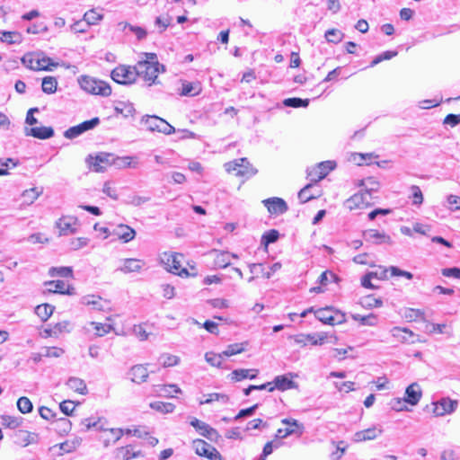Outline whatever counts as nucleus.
<instances>
[{
    "mask_svg": "<svg viewBox=\"0 0 460 460\" xmlns=\"http://www.w3.org/2000/svg\"><path fill=\"white\" fill-rule=\"evenodd\" d=\"M262 202L270 214L282 215L288 209L286 201L281 198H270L264 199Z\"/></svg>",
    "mask_w": 460,
    "mask_h": 460,
    "instance_id": "ddd939ff",
    "label": "nucleus"
},
{
    "mask_svg": "<svg viewBox=\"0 0 460 460\" xmlns=\"http://www.w3.org/2000/svg\"><path fill=\"white\" fill-rule=\"evenodd\" d=\"M245 349L244 343H234L227 346L226 349L223 351L225 357H231L242 353Z\"/></svg>",
    "mask_w": 460,
    "mask_h": 460,
    "instance_id": "864d4df0",
    "label": "nucleus"
},
{
    "mask_svg": "<svg viewBox=\"0 0 460 460\" xmlns=\"http://www.w3.org/2000/svg\"><path fill=\"white\" fill-rule=\"evenodd\" d=\"M324 36L328 42L337 44L342 40L344 33L337 29H330L326 31Z\"/></svg>",
    "mask_w": 460,
    "mask_h": 460,
    "instance_id": "a18cd8bd",
    "label": "nucleus"
},
{
    "mask_svg": "<svg viewBox=\"0 0 460 460\" xmlns=\"http://www.w3.org/2000/svg\"><path fill=\"white\" fill-rule=\"evenodd\" d=\"M393 337L396 338L401 342L414 343L416 334L408 328L394 327L391 330Z\"/></svg>",
    "mask_w": 460,
    "mask_h": 460,
    "instance_id": "aec40b11",
    "label": "nucleus"
},
{
    "mask_svg": "<svg viewBox=\"0 0 460 460\" xmlns=\"http://www.w3.org/2000/svg\"><path fill=\"white\" fill-rule=\"evenodd\" d=\"M273 384L275 389L280 391H285L295 387V383L285 375L276 376Z\"/></svg>",
    "mask_w": 460,
    "mask_h": 460,
    "instance_id": "c756f323",
    "label": "nucleus"
},
{
    "mask_svg": "<svg viewBox=\"0 0 460 460\" xmlns=\"http://www.w3.org/2000/svg\"><path fill=\"white\" fill-rule=\"evenodd\" d=\"M404 318L409 322L417 321L418 319L425 320L424 312L420 309L407 308L404 312Z\"/></svg>",
    "mask_w": 460,
    "mask_h": 460,
    "instance_id": "09e8293b",
    "label": "nucleus"
},
{
    "mask_svg": "<svg viewBox=\"0 0 460 460\" xmlns=\"http://www.w3.org/2000/svg\"><path fill=\"white\" fill-rule=\"evenodd\" d=\"M281 423L288 427H285V429H279L276 433L277 438H285L291 435L300 437L304 432V425L295 419L286 418L281 420Z\"/></svg>",
    "mask_w": 460,
    "mask_h": 460,
    "instance_id": "6e6552de",
    "label": "nucleus"
},
{
    "mask_svg": "<svg viewBox=\"0 0 460 460\" xmlns=\"http://www.w3.org/2000/svg\"><path fill=\"white\" fill-rule=\"evenodd\" d=\"M20 420L16 417L12 416H3L2 417V424L10 429H15L20 426Z\"/></svg>",
    "mask_w": 460,
    "mask_h": 460,
    "instance_id": "69168bd1",
    "label": "nucleus"
},
{
    "mask_svg": "<svg viewBox=\"0 0 460 460\" xmlns=\"http://www.w3.org/2000/svg\"><path fill=\"white\" fill-rule=\"evenodd\" d=\"M144 266V262L138 259L128 258L123 261V265L118 270L123 273L138 272Z\"/></svg>",
    "mask_w": 460,
    "mask_h": 460,
    "instance_id": "412c9836",
    "label": "nucleus"
},
{
    "mask_svg": "<svg viewBox=\"0 0 460 460\" xmlns=\"http://www.w3.org/2000/svg\"><path fill=\"white\" fill-rule=\"evenodd\" d=\"M114 233L124 243L133 240L136 235V231L127 225L118 226Z\"/></svg>",
    "mask_w": 460,
    "mask_h": 460,
    "instance_id": "b1692460",
    "label": "nucleus"
},
{
    "mask_svg": "<svg viewBox=\"0 0 460 460\" xmlns=\"http://www.w3.org/2000/svg\"><path fill=\"white\" fill-rule=\"evenodd\" d=\"M179 257L181 254H169L167 256L166 265L169 267V270L179 276H189V272L186 269H181V261Z\"/></svg>",
    "mask_w": 460,
    "mask_h": 460,
    "instance_id": "f3484780",
    "label": "nucleus"
},
{
    "mask_svg": "<svg viewBox=\"0 0 460 460\" xmlns=\"http://www.w3.org/2000/svg\"><path fill=\"white\" fill-rule=\"evenodd\" d=\"M58 81L54 76H46L42 79V91L45 93L51 94L57 91Z\"/></svg>",
    "mask_w": 460,
    "mask_h": 460,
    "instance_id": "4c0bfd02",
    "label": "nucleus"
},
{
    "mask_svg": "<svg viewBox=\"0 0 460 460\" xmlns=\"http://www.w3.org/2000/svg\"><path fill=\"white\" fill-rule=\"evenodd\" d=\"M40 53H27L22 58V63L28 68L39 71Z\"/></svg>",
    "mask_w": 460,
    "mask_h": 460,
    "instance_id": "cd10ccee",
    "label": "nucleus"
},
{
    "mask_svg": "<svg viewBox=\"0 0 460 460\" xmlns=\"http://www.w3.org/2000/svg\"><path fill=\"white\" fill-rule=\"evenodd\" d=\"M54 309L55 307L53 305L43 304L35 308V313L42 321H47L53 314Z\"/></svg>",
    "mask_w": 460,
    "mask_h": 460,
    "instance_id": "e433bc0d",
    "label": "nucleus"
},
{
    "mask_svg": "<svg viewBox=\"0 0 460 460\" xmlns=\"http://www.w3.org/2000/svg\"><path fill=\"white\" fill-rule=\"evenodd\" d=\"M18 436L21 438L23 447H27L30 444H35L39 439V435L37 433L28 432L25 430H19Z\"/></svg>",
    "mask_w": 460,
    "mask_h": 460,
    "instance_id": "58836bf2",
    "label": "nucleus"
},
{
    "mask_svg": "<svg viewBox=\"0 0 460 460\" xmlns=\"http://www.w3.org/2000/svg\"><path fill=\"white\" fill-rule=\"evenodd\" d=\"M41 193L42 190H39L38 188H31L25 190L22 192V197L26 203L32 204L40 197V195H41Z\"/></svg>",
    "mask_w": 460,
    "mask_h": 460,
    "instance_id": "49530a36",
    "label": "nucleus"
},
{
    "mask_svg": "<svg viewBox=\"0 0 460 460\" xmlns=\"http://www.w3.org/2000/svg\"><path fill=\"white\" fill-rule=\"evenodd\" d=\"M131 381L137 384L146 382L148 377V371L143 365H136L131 367L130 372Z\"/></svg>",
    "mask_w": 460,
    "mask_h": 460,
    "instance_id": "5701e85b",
    "label": "nucleus"
},
{
    "mask_svg": "<svg viewBox=\"0 0 460 460\" xmlns=\"http://www.w3.org/2000/svg\"><path fill=\"white\" fill-rule=\"evenodd\" d=\"M155 392L160 396L172 397V393L180 394L181 389L176 385H159L155 386Z\"/></svg>",
    "mask_w": 460,
    "mask_h": 460,
    "instance_id": "473e14b6",
    "label": "nucleus"
},
{
    "mask_svg": "<svg viewBox=\"0 0 460 460\" xmlns=\"http://www.w3.org/2000/svg\"><path fill=\"white\" fill-rule=\"evenodd\" d=\"M111 76L119 84H131L137 80L136 67L135 66H118L111 71Z\"/></svg>",
    "mask_w": 460,
    "mask_h": 460,
    "instance_id": "39448f33",
    "label": "nucleus"
},
{
    "mask_svg": "<svg viewBox=\"0 0 460 460\" xmlns=\"http://www.w3.org/2000/svg\"><path fill=\"white\" fill-rule=\"evenodd\" d=\"M358 185L363 187L362 193L355 194L347 200L349 208H352V204L357 207L359 203L368 205L373 193L376 192L380 187L379 182L374 177H367V179L361 180Z\"/></svg>",
    "mask_w": 460,
    "mask_h": 460,
    "instance_id": "f257e3e1",
    "label": "nucleus"
},
{
    "mask_svg": "<svg viewBox=\"0 0 460 460\" xmlns=\"http://www.w3.org/2000/svg\"><path fill=\"white\" fill-rule=\"evenodd\" d=\"M66 385L73 391L80 394H87V387L85 382L79 378V377H70L67 382Z\"/></svg>",
    "mask_w": 460,
    "mask_h": 460,
    "instance_id": "bb28decb",
    "label": "nucleus"
},
{
    "mask_svg": "<svg viewBox=\"0 0 460 460\" xmlns=\"http://www.w3.org/2000/svg\"><path fill=\"white\" fill-rule=\"evenodd\" d=\"M190 424L200 436L208 438L212 442H217L221 438L217 429L195 417H190Z\"/></svg>",
    "mask_w": 460,
    "mask_h": 460,
    "instance_id": "0eeeda50",
    "label": "nucleus"
},
{
    "mask_svg": "<svg viewBox=\"0 0 460 460\" xmlns=\"http://www.w3.org/2000/svg\"><path fill=\"white\" fill-rule=\"evenodd\" d=\"M142 121L150 131H158L165 135H171L175 131L172 125L157 116L146 115L143 117Z\"/></svg>",
    "mask_w": 460,
    "mask_h": 460,
    "instance_id": "423d86ee",
    "label": "nucleus"
},
{
    "mask_svg": "<svg viewBox=\"0 0 460 460\" xmlns=\"http://www.w3.org/2000/svg\"><path fill=\"white\" fill-rule=\"evenodd\" d=\"M225 356L222 353L216 354L214 352H207L205 354V359L211 366L220 367L223 362V358Z\"/></svg>",
    "mask_w": 460,
    "mask_h": 460,
    "instance_id": "8fccbe9b",
    "label": "nucleus"
},
{
    "mask_svg": "<svg viewBox=\"0 0 460 460\" xmlns=\"http://www.w3.org/2000/svg\"><path fill=\"white\" fill-rule=\"evenodd\" d=\"M81 438H75L73 440H66L59 445L61 450L66 453H70L75 450L81 444Z\"/></svg>",
    "mask_w": 460,
    "mask_h": 460,
    "instance_id": "4d7b16f0",
    "label": "nucleus"
},
{
    "mask_svg": "<svg viewBox=\"0 0 460 460\" xmlns=\"http://www.w3.org/2000/svg\"><path fill=\"white\" fill-rule=\"evenodd\" d=\"M332 313L333 307L327 306L314 311V315L322 323L331 325L332 321H333Z\"/></svg>",
    "mask_w": 460,
    "mask_h": 460,
    "instance_id": "c85d7f7f",
    "label": "nucleus"
},
{
    "mask_svg": "<svg viewBox=\"0 0 460 460\" xmlns=\"http://www.w3.org/2000/svg\"><path fill=\"white\" fill-rule=\"evenodd\" d=\"M150 408L162 413H171L174 411L175 405L171 402H153Z\"/></svg>",
    "mask_w": 460,
    "mask_h": 460,
    "instance_id": "a19ab883",
    "label": "nucleus"
},
{
    "mask_svg": "<svg viewBox=\"0 0 460 460\" xmlns=\"http://www.w3.org/2000/svg\"><path fill=\"white\" fill-rule=\"evenodd\" d=\"M86 161L89 164V166L97 172H104V165L115 164V158L113 157V155L109 153H101L94 157L89 155Z\"/></svg>",
    "mask_w": 460,
    "mask_h": 460,
    "instance_id": "1a4fd4ad",
    "label": "nucleus"
},
{
    "mask_svg": "<svg viewBox=\"0 0 460 460\" xmlns=\"http://www.w3.org/2000/svg\"><path fill=\"white\" fill-rule=\"evenodd\" d=\"M279 237V231L275 229H271L266 232L261 237V244L267 247L269 244L273 243L278 241Z\"/></svg>",
    "mask_w": 460,
    "mask_h": 460,
    "instance_id": "603ef678",
    "label": "nucleus"
},
{
    "mask_svg": "<svg viewBox=\"0 0 460 460\" xmlns=\"http://www.w3.org/2000/svg\"><path fill=\"white\" fill-rule=\"evenodd\" d=\"M25 135L39 139H49L54 136V129L51 127L25 128Z\"/></svg>",
    "mask_w": 460,
    "mask_h": 460,
    "instance_id": "a211bd4d",
    "label": "nucleus"
},
{
    "mask_svg": "<svg viewBox=\"0 0 460 460\" xmlns=\"http://www.w3.org/2000/svg\"><path fill=\"white\" fill-rule=\"evenodd\" d=\"M224 167L227 172L240 177L250 178L257 172V170L252 167L247 158L230 161L226 163Z\"/></svg>",
    "mask_w": 460,
    "mask_h": 460,
    "instance_id": "7ed1b4c3",
    "label": "nucleus"
},
{
    "mask_svg": "<svg viewBox=\"0 0 460 460\" xmlns=\"http://www.w3.org/2000/svg\"><path fill=\"white\" fill-rule=\"evenodd\" d=\"M313 187V183H308L298 192V199L302 203H305L311 199H316L318 197L317 194H314L310 192V190Z\"/></svg>",
    "mask_w": 460,
    "mask_h": 460,
    "instance_id": "37998d69",
    "label": "nucleus"
},
{
    "mask_svg": "<svg viewBox=\"0 0 460 460\" xmlns=\"http://www.w3.org/2000/svg\"><path fill=\"white\" fill-rule=\"evenodd\" d=\"M160 360H163L162 364L164 367H168L176 366L179 362V358L174 355L166 354V355H163L160 358Z\"/></svg>",
    "mask_w": 460,
    "mask_h": 460,
    "instance_id": "0e129e2a",
    "label": "nucleus"
},
{
    "mask_svg": "<svg viewBox=\"0 0 460 460\" xmlns=\"http://www.w3.org/2000/svg\"><path fill=\"white\" fill-rule=\"evenodd\" d=\"M421 397L422 390L420 385L414 382L406 388L403 401L411 406H415L419 403Z\"/></svg>",
    "mask_w": 460,
    "mask_h": 460,
    "instance_id": "2eb2a0df",
    "label": "nucleus"
},
{
    "mask_svg": "<svg viewBox=\"0 0 460 460\" xmlns=\"http://www.w3.org/2000/svg\"><path fill=\"white\" fill-rule=\"evenodd\" d=\"M201 92L199 83H184L181 94L183 96H196Z\"/></svg>",
    "mask_w": 460,
    "mask_h": 460,
    "instance_id": "72a5a7b5",
    "label": "nucleus"
},
{
    "mask_svg": "<svg viewBox=\"0 0 460 460\" xmlns=\"http://www.w3.org/2000/svg\"><path fill=\"white\" fill-rule=\"evenodd\" d=\"M154 61H138L136 67L137 78L142 77L145 81L149 82L148 85L157 84L156 81L161 66H154Z\"/></svg>",
    "mask_w": 460,
    "mask_h": 460,
    "instance_id": "20e7f679",
    "label": "nucleus"
},
{
    "mask_svg": "<svg viewBox=\"0 0 460 460\" xmlns=\"http://www.w3.org/2000/svg\"><path fill=\"white\" fill-rule=\"evenodd\" d=\"M362 236L367 243H371L373 244H394V242L390 235L386 234L385 232H379L378 230L376 229H367L363 231Z\"/></svg>",
    "mask_w": 460,
    "mask_h": 460,
    "instance_id": "9d476101",
    "label": "nucleus"
},
{
    "mask_svg": "<svg viewBox=\"0 0 460 460\" xmlns=\"http://www.w3.org/2000/svg\"><path fill=\"white\" fill-rule=\"evenodd\" d=\"M228 396L224 394H218V393H213L208 394L207 398L203 401H200V404H209L213 402H218L221 401L224 403H226L228 402Z\"/></svg>",
    "mask_w": 460,
    "mask_h": 460,
    "instance_id": "6e6d98bb",
    "label": "nucleus"
},
{
    "mask_svg": "<svg viewBox=\"0 0 460 460\" xmlns=\"http://www.w3.org/2000/svg\"><path fill=\"white\" fill-rule=\"evenodd\" d=\"M317 166L319 169V174H317V179H315V180L321 181L325 176H327L330 172H332V170L335 169L336 163L334 161L328 160V161L319 163L317 164Z\"/></svg>",
    "mask_w": 460,
    "mask_h": 460,
    "instance_id": "7c9ffc66",
    "label": "nucleus"
},
{
    "mask_svg": "<svg viewBox=\"0 0 460 460\" xmlns=\"http://www.w3.org/2000/svg\"><path fill=\"white\" fill-rule=\"evenodd\" d=\"M457 401L449 398H442L438 402L434 403L433 413L436 416H444L453 412L457 407Z\"/></svg>",
    "mask_w": 460,
    "mask_h": 460,
    "instance_id": "4468645a",
    "label": "nucleus"
},
{
    "mask_svg": "<svg viewBox=\"0 0 460 460\" xmlns=\"http://www.w3.org/2000/svg\"><path fill=\"white\" fill-rule=\"evenodd\" d=\"M258 370L256 369H235L231 373L232 380L235 382L242 381L243 379H254L257 376Z\"/></svg>",
    "mask_w": 460,
    "mask_h": 460,
    "instance_id": "a878e982",
    "label": "nucleus"
},
{
    "mask_svg": "<svg viewBox=\"0 0 460 460\" xmlns=\"http://www.w3.org/2000/svg\"><path fill=\"white\" fill-rule=\"evenodd\" d=\"M44 285L48 287L47 292L49 293H58L62 295L75 294V288L70 285H66L63 280L46 281Z\"/></svg>",
    "mask_w": 460,
    "mask_h": 460,
    "instance_id": "dca6fc26",
    "label": "nucleus"
},
{
    "mask_svg": "<svg viewBox=\"0 0 460 460\" xmlns=\"http://www.w3.org/2000/svg\"><path fill=\"white\" fill-rule=\"evenodd\" d=\"M59 432L68 433L71 429V422L66 418H59L56 421Z\"/></svg>",
    "mask_w": 460,
    "mask_h": 460,
    "instance_id": "680f3d73",
    "label": "nucleus"
},
{
    "mask_svg": "<svg viewBox=\"0 0 460 460\" xmlns=\"http://www.w3.org/2000/svg\"><path fill=\"white\" fill-rule=\"evenodd\" d=\"M102 19V15L96 12L94 9L89 10L84 15V21L85 22V26H89L91 24H95L97 22Z\"/></svg>",
    "mask_w": 460,
    "mask_h": 460,
    "instance_id": "3c124183",
    "label": "nucleus"
},
{
    "mask_svg": "<svg viewBox=\"0 0 460 460\" xmlns=\"http://www.w3.org/2000/svg\"><path fill=\"white\" fill-rule=\"evenodd\" d=\"M102 419L99 418L98 420H93V418H86L82 420L81 425L85 427V431L89 430L92 428L96 429L97 430H109L111 434L115 435L114 442H117L120 439L122 435L124 434V429H107L102 425Z\"/></svg>",
    "mask_w": 460,
    "mask_h": 460,
    "instance_id": "9b49d317",
    "label": "nucleus"
},
{
    "mask_svg": "<svg viewBox=\"0 0 460 460\" xmlns=\"http://www.w3.org/2000/svg\"><path fill=\"white\" fill-rule=\"evenodd\" d=\"M114 454L117 460H129L142 456L141 451L133 452L131 445L117 448Z\"/></svg>",
    "mask_w": 460,
    "mask_h": 460,
    "instance_id": "4be33fe9",
    "label": "nucleus"
},
{
    "mask_svg": "<svg viewBox=\"0 0 460 460\" xmlns=\"http://www.w3.org/2000/svg\"><path fill=\"white\" fill-rule=\"evenodd\" d=\"M211 252L216 254L215 261H214L215 266H217L218 268H226L227 266L230 265V260H229L230 253L229 252H220L217 250H213Z\"/></svg>",
    "mask_w": 460,
    "mask_h": 460,
    "instance_id": "2f4dec72",
    "label": "nucleus"
},
{
    "mask_svg": "<svg viewBox=\"0 0 460 460\" xmlns=\"http://www.w3.org/2000/svg\"><path fill=\"white\" fill-rule=\"evenodd\" d=\"M39 63H40L38 65L40 66L39 71L40 70L51 71L52 69L50 66H58V64L54 63L50 58L41 57V53H40V62Z\"/></svg>",
    "mask_w": 460,
    "mask_h": 460,
    "instance_id": "bf43d9fd",
    "label": "nucleus"
},
{
    "mask_svg": "<svg viewBox=\"0 0 460 460\" xmlns=\"http://www.w3.org/2000/svg\"><path fill=\"white\" fill-rule=\"evenodd\" d=\"M353 320L358 321L363 326H375L377 323L376 315L370 314L368 315H360L358 314H351Z\"/></svg>",
    "mask_w": 460,
    "mask_h": 460,
    "instance_id": "c9c22d12",
    "label": "nucleus"
},
{
    "mask_svg": "<svg viewBox=\"0 0 460 460\" xmlns=\"http://www.w3.org/2000/svg\"><path fill=\"white\" fill-rule=\"evenodd\" d=\"M91 324L94 325V329H95L96 334L98 336H103L106 333H109L111 332V330L112 329L111 325L107 324V323H100L92 322Z\"/></svg>",
    "mask_w": 460,
    "mask_h": 460,
    "instance_id": "052dcab7",
    "label": "nucleus"
},
{
    "mask_svg": "<svg viewBox=\"0 0 460 460\" xmlns=\"http://www.w3.org/2000/svg\"><path fill=\"white\" fill-rule=\"evenodd\" d=\"M383 433L382 429L376 427L368 428L364 430L358 431L354 434V441L362 442L367 440H373Z\"/></svg>",
    "mask_w": 460,
    "mask_h": 460,
    "instance_id": "6ab92c4d",
    "label": "nucleus"
},
{
    "mask_svg": "<svg viewBox=\"0 0 460 460\" xmlns=\"http://www.w3.org/2000/svg\"><path fill=\"white\" fill-rule=\"evenodd\" d=\"M283 104L287 107L292 108L307 107L309 104V100L297 97L287 98L283 101Z\"/></svg>",
    "mask_w": 460,
    "mask_h": 460,
    "instance_id": "c03bdc74",
    "label": "nucleus"
},
{
    "mask_svg": "<svg viewBox=\"0 0 460 460\" xmlns=\"http://www.w3.org/2000/svg\"><path fill=\"white\" fill-rule=\"evenodd\" d=\"M84 131L80 124L71 127L64 132V137L69 139H73L83 134Z\"/></svg>",
    "mask_w": 460,
    "mask_h": 460,
    "instance_id": "e2e57ef3",
    "label": "nucleus"
},
{
    "mask_svg": "<svg viewBox=\"0 0 460 460\" xmlns=\"http://www.w3.org/2000/svg\"><path fill=\"white\" fill-rule=\"evenodd\" d=\"M78 83L84 91L92 94L109 96L111 93V88L109 84L88 75H82L78 79Z\"/></svg>",
    "mask_w": 460,
    "mask_h": 460,
    "instance_id": "f03ea898",
    "label": "nucleus"
},
{
    "mask_svg": "<svg viewBox=\"0 0 460 460\" xmlns=\"http://www.w3.org/2000/svg\"><path fill=\"white\" fill-rule=\"evenodd\" d=\"M84 305H92L94 309L98 311L103 310V306L102 305V298L100 296H86L82 299Z\"/></svg>",
    "mask_w": 460,
    "mask_h": 460,
    "instance_id": "de8ad7c7",
    "label": "nucleus"
},
{
    "mask_svg": "<svg viewBox=\"0 0 460 460\" xmlns=\"http://www.w3.org/2000/svg\"><path fill=\"white\" fill-rule=\"evenodd\" d=\"M77 226V217L72 216H64L56 222V226L59 230V235L75 234Z\"/></svg>",
    "mask_w": 460,
    "mask_h": 460,
    "instance_id": "f8f14e48",
    "label": "nucleus"
},
{
    "mask_svg": "<svg viewBox=\"0 0 460 460\" xmlns=\"http://www.w3.org/2000/svg\"><path fill=\"white\" fill-rule=\"evenodd\" d=\"M192 447L198 456L206 458H208V456H209V451H211V448H215L205 440L200 438H196L192 441Z\"/></svg>",
    "mask_w": 460,
    "mask_h": 460,
    "instance_id": "393cba45",
    "label": "nucleus"
},
{
    "mask_svg": "<svg viewBox=\"0 0 460 460\" xmlns=\"http://www.w3.org/2000/svg\"><path fill=\"white\" fill-rule=\"evenodd\" d=\"M1 41L8 44H19L22 42V35L17 31H1Z\"/></svg>",
    "mask_w": 460,
    "mask_h": 460,
    "instance_id": "f704fd0d",
    "label": "nucleus"
},
{
    "mask_svg": "<svg viewBox=\"0 0 460 460\" xmlns=\"http://www.w3.org/2000/svg\"><path fill=\"white\" fill-rule=\"evenodd\" d=\"M17 408L22 413H29L32 411L33 405L28 397H20L17 401Z\"/></svg>",
    "mask_w": 460,
    "mask_h": 460,
    "instance_id": "5fc2aeb1",
    "label": "nucleus"
},
{
    "mask_svg": "<svg viewBox=\"0 0 460 460\" xmlns=\"http://www.w3.org/2000/svg\"><path fill=\"white\" fill-rule=\"evenodd\" d=\"M49 275L50 277L71 278L73 277V269L71 267H51L49 270Z\"/></svg>",
    "mask_w": 460,
    "mask_h": 460,
    "instance_id": "ea45409f",
    "label": "nucleus"
},
{
    "mask_svg": "<svg viewBox=\"0 0 460 460\" xmlns=\"http://www.w3.org/2000/svg\"><path fill=\"white\" fill-rule=\"evenodd\" d=\"M361 305L365 308L371 309L374 307H381L383 301L380 298H376L374 296L369 295L361 299Z\"/></svg>",
    "mask_w": 460,
    "mask_h": 460,
    "instance_id": "79ce46f5",
    "label": "nucleus"
},
{
    "mask_svg": "<svg viewBox=\"0 0 460 460\" xmlns=\"http://www.w3.org/2000/svg\"><path fill=\"white\" fill-rule=\"evenodd\" d=\"M132 159L131 156L118 157L115 159V165L119 168H136L137 164L133 163Z\"/></svg>",
    "mask_w": 460,
    "mask_h": 460,
    "instance_id": "13d9d810",
    "label": "nucleus"
},
{
    "mask_svg": "<svg viewBox=\"0 0 460 460\" xmlns=\"http://www.w3.org/2000/svg\"><path fill=\"white\" fill-rule=\"evenodd\" d=\"M64 353V350L57 347H46L43 355L47 358H59Z\"/></svg>",
    "mask_w": 460,
    "mask_h": 460,
    "instance_id": "338daca9",
    "label": "nucleus"
},
{
    "mask_svg": "<svg viewBox=\"0 0 460 460\" xmlns=\"http://www.w3.org/2000/svg\"><path fill=\"white\" fill-rule=\"evenodd\" d=\"M412 195V203L414 205H420L423 202V195L420 187L413 185L411 188Z\"/></svg>",
    "mask_w": 460,
    "mask_h": 460,
    "instance_id": "774afa93",
    "label": "nucleus"
}]
</instances>
